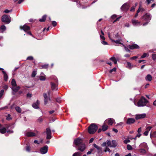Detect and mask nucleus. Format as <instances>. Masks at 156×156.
I'll use <instances>...</instances> for the list:
<instances>
[{"mask_svg": "<svg viewBox=\"0 0 156 156\" xmlns=\"http://www.w3.org/2000/svg\"><path fill=\"white\" fill-rule=\"evenodd\" d=\"M148 102V101L144 97H142L137 103H136L135 101H134L135 105L138 107L144 106L146 105Z\"/></svg>", "mask_w": 156, "mask_h": 156, "instance_id": "1", "label": "nucleus"}, {"mask_svg": "<svg viewBox=\"0 0 156 156\" xmlns=\"http://www.w3.org/2000/svg\"><path fill=\"white\" fill-rule=\"evenodd\" d=\"M106 144L109 147H115L117 145V144L115 140H112V141H111L110 140H108L106 142H104L102 144V146L105 147L106 146Z\"/></svg>", "mask_w": 156, "mask_h": 156, "instance_id": "2", "label": "nucleus"}, {"mask_svg": "<svg viewBox=\"0 0 156 156\" xmlns=\"http://www.w3.org/2000/svg\"><path fill=\"white\" fill-rule=\"evenodd\" d=\"M98 129V126L95 124H92L89 127L88 132L91 134H93L96 132Z\"/></svg>", "mask_w": 156, "mask_h": 156, "instance_id": "3", "label": "nucleus"}, {"mask_svg": "<svg viewBox=\"0 0 156 156\" xmlns=\"http://www.w3.org/2000/svg\"><path fill=\"white\" fill-rule=\"evenodd\" d=\"M2 21L7 24H9L11 22L10 17L9 16L4 14L2 16Z\"/></svg>", "mask_w": 156, "mask_h": 156, "instance_id": "4", "label": "nucleus"}, {"mask_svg": "<svg viewBox=\"0 0 156 156\" xmlns=\"http://www.w3.org/2000/svg\"><path fill=\"white\" fill-rule=\"evenodd\" d=\"M51 87L52 90H56L58 89V80L55 78V82H51Z\"/></svg>", "mask_w": 156, "mask_h": 156, "instance_id": "5", "label": "nucleus"}, {"mask_svg": "<svg viewBox=\"0 0 156 156\" xmlns=\"http://www.w3.org/2000/svg\"><path fill=\"white\" fill-rule=\"evenodd\" d=\"M129 7V4L127 3H126L122 5L121 8V9L123 11L127 12L128 10Z\"/></svg>", "mask_w": 156, "mask_h": 156, "instance_id": "6", "label": "nucleus"}, {"mask_svg": "<svg viewBox=\"0 0 156 156\" xmlns=\"http://www.w3.org/2000/svg\"><path fill=\"white\" fill-rule=\"evenodd\" d=\"M151 16L150 13H147L142 17V19L146 21H149L151 19Z\"/></svg>", "mask_w": 156, "mask_h": 156, "instance_id": "7", "label": "nucleus"}, {"mask_svg": "<svg viewBox=\"0 0 156 156\" xmlns=\"http://www.w3.org/2000/svg\"><path fill=\"white\" fill-rule=\"evenodd\" d=\"M38 133V132L37 131L34 132H27L25 133V135L28 137H33L37 135Z\"/></svg>", "mask_w": 156, "mask_h": 156, "instance_id": "8", "label": "nucleus"}, {"mask_svg": "<svg viewBox=\"0 0 156 156\" xmlns=\"http://www.w3.org/2000/svg\"><path fill=\"white\" fill-rule=\"evenodd\" d=\"M50 94V91H48L47 92V93H44L43 96L44 98V104H46L48 101L49 100V98H48V96Z\"/></svg>", "mask_w": 156, "mask_h": 156, "instance_id": "9", "label": "nucleus"}, {"mask_svg": "<svg viewBox=\"0 0 156 156\" xmlns=\"http://www.w3.org/2000/svg\"><path fill=\"white\" fill-rule=\"evenodd\" d=\"M27 60H30V61H33V62L32 63L33 64H32L30 67L31 68H34L35 67V66L36 65V63L35 62V60L34 59V57L32 56H29L27 57L26 59ZM30 67V66H28V67Z\"/></svg>", "mask_w": 156, "mask_h": 156, "instance_id": "10", "label": "nucleus"}, {"mask_svg": "<svg viewBox=\"0 0 156 156\" xmlns=\"http://www.w3.org/2000/svg\"><path fill=\"white\" fill-rule=\"evenodd\" d=\"M48 147L47 146H45L41 148L40 150L41 153L42 154H44L46 153L48 151Z\"/></svg>", "mask_w": 156, "mask_h": 156, "instance_id": "11", "label": "nucleus"}, {"mask_svg": "<svg viewBox=\"0 0 156 156\" xmlns=\"http://www.w3.org/2000/svg\"><path fill=\"white\" fill-rule=\"evenodd\" d=\"M20 28L21 30H23L24 31L27 32L30 30V27L26 24H25L23 26H21Z\"/></svg>", "mask_w": 156, "mask_h": 156, "instance_id": "12", "label": "nucleus"}, {"mask_svg": "<svg viewBox=\"0 0 156 156\" xmlns=\"http://www.w3.org/2000/svg\"><path fill=\"white\" fill-rule=\"evenodd\" d=\"M128 47L130 49H138L140 48V47L136 44H134L131 45H129Z\"/></svg>", "mask_w": 156, "mask_h": 156, "instance_id": "13", "label": "nucleus"}, {"mask_svg": "<svg viewBox=\"0 0 156 156\" xmlns=\"http://www.w3.org/2000/svg\"><path fill=\"white\" fill-rule=\"evenodd\" d=\"M82 139L79 138L75 140L74 141V143L76 146H79L82 143Z\"/></svg>", "mask_w": 156, "mask_h": 156, "instance_id": "14", "label": "nucleus"}, {"mask_svg": "<svg viewBox=\"0 0 156 156\" xmlns=\"http://www.w3.org/2000/svg\"><path fill=\"white\" fill-rule=\"evenodd\" d=\"M51 133L50 129L48 128H47L46 130V133L47 134V139H49L51 138Z\"/></svg>", "mask_w": 156, "mask_h": 156, "instance_id": "15", "label": "nucleus"}, {"mask_svg": "<svg viewBox=\"0 0 156 156\" xmlns=\"http://www.w3.org/2000/svg\"><path fill=\"white\" fill-rule=\"evenodd\" d=\"M146 116V114L143 113L140 114H138L136 115V119H143L145 118Z\"/></svg>", "mask_w": 156, "mask_h": 156, "instance_id": "16", "label": "nucleus"}, {"mask_svg": "<svg viewBox=\"0 0 156 156\" xmlns=\"http://www.w3.org/2000/svg\"><path fill=\"white\" fill-rule=\"evenodd\" d=\"M115 122V120L112 118H109L106 119L105 122H107L108 125H112Z\"/></svg>", "mask_w": 156, "mask_h": 156, "instance_id": "17", "label": "nucleus"}, {"mask_svg": "<svg viewBox=\"0 0 156 156\" xmlns=\"http://www.w3.org/2000/svg\"><path fill=\"white\" fill-rule=\"evenodd\" d=\"M40 104V101L38 100H37L36 103H34L32 105V107L35 109H38L39 108V105Z\"/></svg>", "mask_w": 156, "mask_h": 156, "instance_id": "18", "label": "nucleus"}, {"mask_svg": "<svg viewBox=\"0 0 156 156\" xmlns=\"http://www.w3.org/2000/svg\"><path fill=\"white\" fill-rule=\"evenodd\" d=\"M135 122V120L133 118H128L126 121V123L128 124L133 123Z\"/></svg>", "mask_w": 156, "mask_h": 156, "instance_id": "19", "label": "nucleus"}, {"mask_svg": "<svg viewBox=\"0 0 156 156\" xmlns=\"http://www.w3.org/2000/svg\"><path fill=\"white\" fill-rule=\"evenodd\" d=\"M79 150L81 151H83L85 149V146L84 144H82L79 145Z\"/></svg>", "mask_w": 156, "mask_h": 156, "instance_id": "20", "label": "nucleus"}, {"mask_svg": "<svg viewBox=\"0 0 156 156\" xmlns=\"http://www.w3.org/2000/svg\"><path fill=\"white\" fill-rule=\"evenodd\" d=\"M131 21L134 26H138L140 24V22L135 20L132 19L131 20Z\"/></svg>", "mask_w": 156, "mask_h": 156, "instance_id": "21", "label": "nucleus"}, {"mask_svg": "<svg viewBox=\"0 0 156 156\" xmlns=\"http://www.w3.org/2000/svg\"><path fill=\"white\" fill-rule=\"evenodd\" d=\"M2 72L3 74L4 75V80L5 81H7L8 79V76L7 75V74L5 72L4 70H2Z\"/></svg>", "mask_w": 156, "mask_h": 156, "instance_id": "22", "label": "nucleus"}, {"mask_svg": "<svg viewBox=\"0 0 156 156\" xmlns=\"http://www.w3.org/2000/svg\"><path fill=\"white\" fill-rule=\"evenodd\" d=\"M109 60L113 62L115 64V65L117 64V60L116 59L115 57L112 56V57L110 58Z\"/></svg>", "mask_w": 156, "mask_h": 156, "instance_id": "23", "label": "nucleus"}, {"mask_svg": "<svg viewBox=\"0 0 156 156\" xmlns=\"http://www.w3.org/2000/svg\"><path fill=\"white\" fill-rule=\"evenodd\" d=\"M94 146L95 148L97 149V150L98 151V153H99L100 152H102V148L101 147L98 146L96 144H94Z\"/></svg>", "mask_w": 156, "mask_h": 156, "instance_id": "24", "label": "nucleus"}, {"mask_svg": "<svg viewBox=\"0 0 156 156\" xmlns=\"http://www.w3.org/2000/svg\"><path fill=\"white\" fill-rule=\"evenodd\" d=\"M152 127L149 126L147 128L146 131L144 132V134L145 136H147L148 135L149 131L151 129Z\"/></svg>", "mask_w": 156, "mask_h": 156, "instance_id": "25", "label": "nucleus"}, {"mask_svg": "<svg viewBox=\"0 0 156 156\" xmlns=\"http://www.w3.org/2000/svg\"><path fill=\"white\" fill-rule=\"evenodd\" d=\"M20 89V87L19 86L17 87L16 86H15L14 87H12V89L14 91L16 92L18 91Z\"/></svg>", "mask_w": 156, "mask_h": 156, "instance_id": "26", "label": "nucleus"}, {"mask_svg": "<svg viewBox=\"0 0 156 156\" xmlns=\"http://www.w3.org/2000/svg\"><path fill=\"white\" fill-rule=\"evenodd\" d=\"M108 126L106 125V123L104 122L103 125L102 126V130L105 131L108 129Z\"/></svg>", "mask_w": 156, "mask_h": 156, "instance_id": "27", "label": "nucleus"}, {"mask_svg": "<svg viewBox=\"0 0 156 156\" xmlns=\"http://www.w3.org/2000/svg\"><path fill=\"white\" fill-rule=\"evenodd\" d=\"M47 17V16L46 15H44L42 16V18L40 19L39 20V21L41 22H44L46 20V18Z\"/></svg>", "mask_w": 156, "mask_h": 156, "instance_id": "28", "label": "nucleus"}, {"mask_svg": "<svg viewBox=\"0 0 156 156\" xmlns=\"http://www.w3.org/2000/svg\"><path fill=\"white\" fill-rule=\"evenodd\" d=\"M146 79L148 81H151L152 80V77L150 75L148 74L146 77Z\"/></svg>", "mask_w": 156, "mask_h": 156, "instance_id": "29", "label": "nucleus"}, {"mask_svg": "<svg viewBox=\"0 0 156 156\" xmlns=\"http://www.w3.org/2000/svg\"><path fill=\"white\" fill-rule=\"evenodd\" d=\"M140 146L141 147H143L145 148H147V144L145 143H141L140 145Z\"/></svg>", "mask_w": 156, "mask_h": 156, "instance_id": "30", "label": "nucleus"}, {"mask_svg": "<svg viewBox=\"0 0 156 156\" xmlns=\"http://www.w3.org/2000/svg\"><path fill=\"white\" fill-rule=\"evenodd\" d=\"M108 37L110 40H111L112 41H114V42H115L117 44H122V43H120L119 41V40H116V41H114L113 40H112L110 37V34L109 33L108 34Z\"/></svg>", "mask_w": 156, "mask_h": 156, "instance_id": "31", "label": "nucleus"}, {"mask_svg": "<svg viewBox=\"0 0 156 156\" xmlns=\"http://www.w3.org/2000/svg\"><path fill=\"white\" fill-rule=\"evenodd\" d=\"M6 132V128L5 127H3L0 129V132L2 133H4Z\"/></svg>", "mask_w": 156, "mask_h": 156, "instance_id": "32", "label": "nucleus"}, {"mask_svg": "<svg viewBox=\"0 0 156 156\" xmlns=\"http://www.w3.org/2000/svg\"><path fill=\"white\" fill-rule=\"evenodd\" d=\"M11 84L12 87L16 86V83L15 80L14 79H12L11 81Z\"/></svg>", "mask_w": 156, "mask_h": 156, "instance_id": "33", "label": "nucleus"}, {"mask_svg": "<svg viewBox=\"0 0 156 156\" xmlns=\"http://www.w3.org/2000/svg\"><path fill=\"white\" fill-rule=\"evenodd\" d=\"M15 109L16 111L19 113H20L21 112V109L19 107L17 106L16 107Z\"/></svg>", "mask_w": 156, "mask_h": 156, "instance_id": "34", "label": "nucleus"}, {"mask_svg": "<svg viewBox=\"0 0 156 156\" xmlns=\"http://www.w3.org/2000/svg\"><path fill=\"white\" fill-rule=\"evenodd\" d=\"M106 147L105 149L104 150V151L105 152H106L107 151H108L109 152H111V151L110 150L109 148L107 146H105Z\"/></svg>", "mask_w": 156, "mask_h": 156, "instance_id": "35", "label": "nucleus"}, {"mask_svg": "<svg viewBox=\"0 0 156 156\" xmlns=\"http://www.w3.org/2000/svg\"><path fill=\"white\" fill-rule=\"evenodd\" d=\"M0 30H2L3 31H5L6 30L5 26L4 25L1 26L0 28Z\"/></svg>", "mask_w": 156, "mask_h": 156, "instance_id": "36", "label": "nucleus"}, {"mask_svg": "<svg viewBox=\"0 0 156 156\" xmlns=\"http://www.w3.org/2000/svg\"><path fill=\"white\" fill-rule=\"evenodd\" d=\"M40 79L41 80H45V76H40Z\"/></svg>", "mask_w": 156, "mask_h": 156, "instance_id": "37", "label": "nucleus"}, {"mask_svg": "<svg viewBox=\"0 0 156 156\" xmlns=\"http://www.w3.org/2000/svg\"><path fill=\"white\" fill-rule=\"evenodd\" d=\"M41 66L42 67V68H48V64H45Z\"/></svg>", "mask_w": 156, "mask_h": 156, "instance_id": "38", "label": "nucleus"}, {"mask_svg": "<svg viewBox=\"0 0 156 156\" xmlns=\"http://www.w3.org/2000/svg\"><path fill=\"white\" fill-rule=\"evenodd\" d=\"M37 74V71L35 70L34 71L32 74L31 76L32 77H34Z\"/></svg>", "mask_w": 156, "mask_h": 156, "instance_id": "39", "label": "nucleus"}, {"mask_svg": "<svg viewBox=\"0 0 156 156\" xmlns=\"http://www.w3.org/2000/svg\"><path fill=\"white\" fill-rule=\"evenodd\" d=\"M81 154L80 153L76 152L74 153L73 156H80Z\"/></svg>", "mask_w": 156, "mask_h": 156, "instance_id": "40", "label": "nucleus"}, {"mask_svg": "<svg viewBox=\"0 0 156 156\" xmlns=\"http://www.w3.org/2000/svg\"><path fill=\"white\" fill-rule=\"evenodd\" d=\"M152 57L154 60H156V54H152Z\"/></svg>", "mask_w": 156, "mask_h": 156, "instance_id": "41", "label": "nucleus"}, {"mask_svg": "<svg viewBox=\"0 0 156 156\" xmlns=\"http://www.w3.org/2000/svg\"><path fill=\"white\" fill-rule=\"evenodd\" d=\"M127 148L129 150H130L132 149V146L129 144L127 145Z\"/></svg>", "mask_w": 156, "mask_h": 156, "instance_id": "42", "label": "nucleus"}, {"mask_svg": "<svg viewBox=\"0 0 156 156\" xmlns=\"http://www.w3.org/2000/svg\"><path fill=\"white\" fill-rule=\"evenodd\" d=\"M4 90H2L0 91V98H1L3 94Z\"/></svg>", "mask_w": 156, "mask_h": 156, "instance_id": "43", "label": "nucleus"}, {"mask_svg": "<svg viewBox=\"0 0 156 156\" xmlns=\"http://www.w3.org/2000/svg\"><path fill=\"white\" fill-rule=\"evenodd\" d=\"M52 24L53 26L54 27H55L57 25V23L56 21H52Z\"/></svg>", "mask_w": 156, "mask_h": 156, "instance_id": "44", "label": "nucleus"}, {"mask_svg": "<svg viewBox=\"0 0 156 156\" xmlns=\"http://www.w3.org/2000/svg\"><path fill=\"white\" fill-rule=\"evenodd\" d=\"M147 54L146 53H144L141 56V58H143L146 57Z\"/></svg>", "mask_w": 156, "mask_h": 156, "instance_id": "45", "label": "nucleus"}, {"mask_svg": "<svg viewBox=\"0 0 156 156\" xmlns=\"http://www.w3.org/2000/svg\"><path fill=\"white\" fill-rule=\"evenodd\" d=\"M122 16H120L119 17L116 18V19L114 20L113 21V23H115V22H116V21H119V20L121 18Z\"/></svg>", "mask_w": 156, "mask_h": 156, "instance_id": "46", "label": "nucleus"}, {"mask_svg": "<svg viewBox=\"0 0 156 156\" xmlns=\"http://www.w3.org/2000/svg\"><path fill=\"white\" fill-rule=\"evenodd\" d=\"M30 147L28 146H27L26 148V151L27 152H29L30 151Z\"/></svg>", "mask_w": 156, "mask_h": 156, "instance_id": "47", "label": "nucleus"}, {"mask_svg": "<svg viewBox=\"0 0 156 156\" xmlns=\"http://www.w3.org/2000/svg\"><path fill=\"white\" fill-rule=\"evenodd\" d=\"M140 151L141 153L144 154L146 152V151L144 149H141L140 150Z\"/></svg>", "mask_w": 156, "mask_h": 156, "instance_id": "48", "label": "nucleus"}, {"mask_svg": "<svg viewBox=\"0 0 156 156\" xmlns=\"http://www.w3.org/2000/svg\"><path fill=\"white\" fill-rule=\"evenodd\" d=\"M11 115L10 114H8L6 117V119L8 120H10L11 119V118L10 117Z\"/></svg>", "mask_w": 156, "mask_h": 156, "instance_id": "49", "label": "nucleus"}, {"mask_svg": "<svg viewBox=\"0 0 156 156\" xmlns=\"http://www.w3.org/2000/svg\"><path fill=\"white\" fill-rule=\"evenodd\" d=\"M12 11V10H8V9H6L4 11V12H5V13H8L9 12H11Z\"/></svg>", "mask_w": 156, "mask_h": 156, "instance_id": "50", "label": "nucleus"}, {"mask_svg": "<svg viewBox=\"0 0 156 156\" xmlns=\"http://www.w3.org/2000/svg\"><path fill=\"white\" fill-rule=\"evenodd\" d=\"M130 142V140L129 139L125 140L124 141V143L126 144L128 143H129Z\"/></svg>", "mask_w": 156, "mask_h": 156, "instance_id": "51", "label": "nucleus"}, {"mask_svg": "<svg viewBox=\"0 0 156 156\" xmlns=\"http://www.w3.org/2000/svg\"><path fill=\"white\" fill-rule=\"evenodd\" d=\"M128 48H129L128 47H125V50L126 52H130V50Z\"/></svg>", "mask_w": 156, "mask_h": 156, "instance_id": "52", "label": "nucleus"}, {"mask_svg": "<svg viewBox=\"0 0 156 156\" xmlns=\"http://www.w3.org/2000/svg\"><path fill=\"white\" fill-rule=\"evenodd\" d=\"M116 70V69H112L109 70V73H112L113 72H115Z\"/></svg>", "mask_w": 156, "mask_h": 156, "instance_id": "53", "label": "nucleus"}, {"mask_svg": "<svg viewBox=\"0 0 156 156\" xmlns=\"http://www.w3.org/2000/svg\"><path fill=\"white\" fill-rule=\"evenodd\" d=\"M131 65L130 63L129 62H127V66L126 67H130L131 66Z\"/></svg>", "mask_w": 156, "mask_h": 156, "instance_id": "54", "label": "nucleus"}, {"mask_svg": "<svg viewBox=\"0 0 156 156\" xmlns=\"http://www.w3.org/2000/svg\"><path fill=\"white\" fill-rule=\"evenodd\" d=\"M101 43L104 45H107L108 44V43L105 41H102Z\"/></svg>", "mask_w": 156, "mask_h": 156, "instance_id": "55", "label": "nucleus"}, {"mask_svg": "<svg viewBox=\"0 0 156 156\" xmlns=\"http://www.w3.org/2000/svg\"><path fill=\"white\" fill-rule=\"evenodd\" d=\"M117 17V16L116 15H113L111 16V18L112 19H115Z\"/></svg>", "mask_w": 156, "mask_h": 156, "instance_id": "56", "label": "nucleus"}, {"mask_svg": "<svg viewBox=\"0 0 156 156\" xmlns=\"http://www.w3.org/2000/svg\"><path fill=\"white\" fill-rule=\"evenodd\" d=\"M31 96H32V94H31L28 93L27 94V97L28 98H31Z\"/></svg>", "mask_w": 156, "mask_h": 156, "instance_id": "57", "label": "nucleus"}, {"mask_svg": "<svg viewBox=\"0 0 156 156\" xmlns=\"http://www.w3.org/2000/svg\"><path fill=\"white\" fill-rule=\"evenodd\" d=\"M100 38H101V39H102V40H104L105 39V38L104 36L103 35L102 36L101 35H100Z\"/></svg>", "mask_w": 156, "mask_h": 156, "instance_id": "58", "label": "nucleus"}, {"mask_svg": "<svg viewBox=\"0 0 156 156\" xmlns=\"http://www.w3.org/2000/svg\"><path fill=\"white\" fill-rule=\"evenodd\" d=\"M137 58V57L136 56H134L131 58V59L132 60H134Z\"/></svg>", "mask_w": 156, "mask_h": 156, "instance_id": "59", "label": "nucleus"}, {"mask_svg": "<svg viewBox=\"0 0 156 156\" xmlns=\"http://www.w3.org/2000/svg\"><path fill=\"white\" fill-rule=\"evenodd\" d=\"M94 140V138H91L89 141V143H90L93 142V141Z\"/></svg>", "mask_w": 156, "mask_h": 156, "instance_id": "60", "label": "nucleus"}, {"mask_svg": "<svg viewBox=\"0 0 156 156\" xmlns=\"http://www.w3.org/2000/svg\"><path fill=\"white\" fill-rule=\"evenodd\" d=\"M135 8L133 7H132L130 9V11L131 12H133L134 11Z\"/></svg>", "mask_w": 156, "mask_h": 156, "instance_id": "61", "label": "nucleus"}, {"mask_svg": "<svg viewBox=\"0 0 156 156\" xmlns=\"http://www.w3.org/2000/svg\"><path fill=\"white\" fill-rule=\"evenodd\" d=\"M130 55L129 54H126L124 56L126 57H129L130 56Z\"/></svg>", "mask_w": 156, "mask_h": 156, "instance_id": "62", "label": "nucleus"}, {"mask_svg": "<svg viewBox=\"0 0 156 156\" xmlns=\"http://www.w3.org/2000/svg\"><path fill=\"white\" fill-rule=\"evenodd\" d=\"M115 37L116 38H118L119 37V35L118 33H117L115 35Z\"/></svg>", "mask_w": 156, "mask_h": 156, "instance_id": "63", "label": "nucleus"}, {"mask_svg": "<svg viewBox=\"0 0 156 156\" xmlns=\"http://www.w3.org/2000/svg\"><path fill=\"white\" fill-rule=\"evenodd\" d=\"M8 86L6 85H5L3 87V88L5 90H7L8 89Z\"/></svg>", "mask_w": 156, "mask_h": 156, "instance_id": "64", "label": "nucleus"}]
</instances>
